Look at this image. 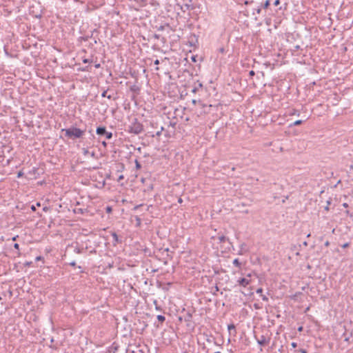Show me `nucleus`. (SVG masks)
<instances>
[{
	"label": "nucleus",
	"instance_id": "1",
	"mask_svg": "<svg viewBox=\"0 0 353 353\" xmlns=\"http://www.w3.org/2000/svg\"><path fill=\"white\" fill-rule=\"evenodd\" d=\"M62 130L65 132V135L69 138H81L84 134L83 130L74 127L63 129Z\"/></svg>",
	"mask_w": 353,
	"mask_h": 353
},
{
	"label": "nucleus",
	"instance_id": "2",
	"mask_svg": "<svg viewBox=\"0 0 353 353\" xmlns=\"http://www.w3.org/2000/svg\"><path fill=\"white\" fill-rule=\"evenodd\" d=\"M129 131L135 134H139L143 131V125L137 120L130 126Z\"/></svg>",
	"mask_w": 353,
	"mask_h": 353
},
{
	"label": "nucleus",
	"instance_id": "3",
	"mask_svg": "<svg viewBox=\"0 0 353 353\" xmlns=\"http://www.w3.org/2000/svg\"><path fill=\"white\" fill-rule=\"evenodd\" d=\"M97 134L98 135H104L107 139H110L112 137V133L108 132L105 127H98L97 128Z\"/></svg>",
	"mask_w": 353,
	"mask_h": 353
},
{
	"label": "nucleus",
	"instance_id": "4",
	"mask_svg": "<svg viewBox=\"0 0 353 353\" xmlns=\"http://www.w3.org/2000/svg\"><path fill=\"white\" fill-rule=\"evenodd\" d=\"M238 283H239L240 285L245 287L250 284V281L246 278H242L238 280Z\"/></svg>",
	"mask_w": 353,
	"mask_h": 353
},
{
	"label": "nucleus",
	"instance_id": "5",
	"mask_svg": "<svg viewBox=\"0 0 353 353\" xmlns=\"http://www.w3.org/2000/svg\"><path fill=\"white\" fill-rule=\"evenodd\" d=\"M257 342L261 345H265L268 343V341L266 339L265 336H261L260 339H257Z\"/></svg>",
	"mask_w": 353,
	"mask_h": 353
},
{
	"label": "nucleus",
	"instance_id": "6",
	"mask_svg": "<svg viewBox=\"0 0 353 353\" xmlns=\"http://www.w3.org/2000/svg\"><path fill=\"white\" fill-rule=\"evenodd\" d=\"M203 86L202 83H199L198 82L197 83H194V85L192 90V92L193 93H196V92H198V90L201 88Z\"/></svg>",
	"mask_w": 353,
	"mask_h": 353
},
{
	"label": "nucleus",
	"instance_id": "7",
	"mask_svg": "<svg viewBox=\"0 0 353 353\" xmlns=\"http://www.w3.org/2000/svg\"><path fill=\"white\" fill-rule=\"evenodd\" d=\"M112 236L114 241V245H115L117 243L121 242V241L119 239L118 235L115 232L112 234Z\"/></svg>",
	"mask_w": 353,
	"mask_h": 353
},
{
	"label": "nucleus",
	"instance_id": "8",
	"mask_svg": "<svg viewBox=\"0 0 353 353\" xmlns=\"http://www.w3.org/2000/svg\"><path fill=\"white\" fill-rule=\"evenodd\" d=\"M233 264L238 267V268H240L241 267V263L239 262V259H235L234 261H233Z\"/></svg>",
	"mask_w": 353,
	"mask_h": 353
},
{
	"label": "nucleus",
	"instance_id": "9",
	"mask_svg": "<svg viewBox=\"0 0 353 353\" xmlns=\"http://www.w3.org/2000/svg\"><path fill=\"white\" fill-rule=\"evenodd\" d=\"M218 239H219V241L220 243H223L227 239V238L225 236H223V235L219 236L218 237Z\"/></svg>",
	"mask_w": 353,
	"mask_h": 353
},
{
	"label": "nucleus",
	"instance_id": "10",
	"mask_svg": "<svg viewBox=\"0 0 353 353\" xmlns=\"http://www.w3.org/2000/svg\"><path fill=\"white\" fill-rule=\"evenodd\" d=\"M157 319H158L160 322L163 323V322L165 321V316H163V315H158V316H157Z\"/></svg>",
	"mask_w": 353,
	"mask_h": 353
},
{
	"label": "nucleus",
	"instance_id": "11",
	"mask_svg": "<svg viewBox=\"0 0 353 353\" xmlns=\"http://www.w3.org/2000/svg\"><path fill=\"white\" fill-rule=\"evenodd\" d=\"M270 6V0H266L264 4L263 5V8L264 9H267Z\"/></svg>",
	"mask_w": 353,
	"mask_h": 353
},
{
	"label": "nucleus",
	"instance_id": "12",
	"mask_svg": "<svg viewBox=\"0 0 353 353\" xmlns=\"http://www.w3.org/2000/svg\"><path fill=\"white\" fill-rule=\"evenodd\" d=\"M301 123H303V121L302 120H297V121H294L293 123V124L290 125V126H292V125H301Z\"/></svg>",
	"mask_w": 353,
	"mask_h": 353
},
{
	"label": "nucleus",
	"instance_id": "13",
	"mask_svg": "<svg viewBox=\"0 0 353 353\" xmlns=\"http://www.w3.org/2000/svg\"><path fill=\"white\" fill-rule=\"evenodd\" d=\"M150 4L153 6H159V3L154 0H152V1L150 2Z\"/></svg>",
	"mask_w": 353,
	"mask_h": 353
},
{
	"label": "nucleus",
	"instance_id": "14",
	"mask_svg": "<svg viewBox=\"0 0 353 353\" xmlns=\"http://www.w3.org/2000/svg\"><path fill=\"white\" fill-rule=\"evenodd\" d=\"M101 96L103 97H108V99H111V96L110 95H107V91L106 90L103 92Z\"/></svg>",
	"mask_w": 353,
	"mask_h": 353
},
{
	"label": "nucleus",
	"instance_id": "15",
	"mask_svg": "<svg viewBox=\"0 0 353 353\" xmlns=\"http://www.w3.org/2000/svg\"><path fill=\"white\" fill-rule=\"evenodd\" d=\"M164 130L163 127H161L160 130L156 132V136L159 137L161 134L162 131Z\"/></svg>",
	"mask_w": 353,
	"mask_h": 353
},
{
	"label": "nucleus",
	"instance_id": "16",
	"mask_svg": "<svg viewBox=\"0 0 353 353\" xmlns=\"http://www.w3.org/2000/svg\"><path fill=\"white\" fill-rule=\"evenodd\" d=\"M228 329L229 331H230L231 330H235V325L234 324H230L228 326Z\"/></svg>",
	"mask_w": 353,
	"mask_h": 353
},
{
	"label": "nucleus",
	"instance_id": "17",
	"mask_svg": "<svg viewBox=\"0 0 353 353\" xmlns=\"http://www.w3.org/2000/svg\"><path fill=\"white\" fill-rule=\"evenodd\" d=\"M256 293L260 294L261 296V294H263V289L262 288H259L256 290Z\"/></svg>",
	"mask_w": 353,
	"mask_h": 353
},
{
	"label": "nucleus",
	"instance_id": "18",
	"mask_svg": "<svg viewBox=\"0 0 353 353\" xmlns=\"http://www.w3.org/2000/svg\"><path fill=\"white\" fill-rule=\"evenodd\" d=\"M136 220H137V225H140V224H141V219H140L139 216H136Z\"/></svg>",
	"mask_w": 353,
	"mask_h": 353
},
{
	"label": "nucleus",
	"instance_id": "19",
	"mask_svg": "<svg viewBox=\"0 0 353 353\" xmlns=\"http://www.w3.org/2000/svg\"><path fill=\"white\" fill-rule=\"evenodd\" d=\"M135 163H136V168L137 169L141 168V165H140L139 162L137 160L135 161Z\"/></svg>",
	"mask_w": 353,
	"mask_h": 353
},
{
	"label": "nucleus",
	"instance_id": "20",
	"mask_svg": "<svg viewBox=\"0 0 353 353\" xmlns=\"http://www.w3.org/2000/svg\"><path fill=\"white\" fill-rule=\"evenodd\" d=\"M261 296L263 301H268V297L265 295L261 294Z\"/></svg>",
	"mask_w": 353,
	"mask_h": 353
},
{
	"label": "nucleus",
	"instance_id": "21",
	"mask_svg": "<svg viewBox=\"0 0 353 353\" xmlns=\"http://www.w3.org/2000/svg\"><path fill=\"white\" fill-rule=\"evenodd\" d=\"M83 151L84 155H87V154H90L89 151L85 148H83Z\"/></svg>",
	"mask_w": 353,
	"mask_h": 353
},
{
	"label": "nucleus",
	"instance_id": "22",
	"mask_svg": "<svg viewBox=\"0 0 353 353\" xmlns=\"http://www.w3.org/2000/svg\"><path fill=\"white\" fill-rule=\"evenodd\" d=\"M343 248H346L350 246V243H345L341 245Z\"/></svg>",
	"mask_w": 353,
	"mask_h": 353
},
{
	"label": "nucleus",
	"instance_id": "23",
	"mask_svg": "<svg viewBox=\"0 0 353 353\" xmlns=\"http://www.w3.org/2000/svg\"><path fill=\"white\" fill-rule=\"evenodd\" d=\"M280 4V0H275L274 2V5L275 6H277Z\"/></svg>",
	"mask_w": 353,
	"mask_h": 353
},
{
	"label": "nucleus",
	"instance_id": "24",
	"mask_svg": "<svg viewBox=\"0 0 353 353\" xmlns=\"http://www.w3.org/2000/svg\"><path fill=\"white\" fill-rule=\"evenodd\" d=\"M256 13H257L258 14H261V8L260 7L257 8L256 9Z\"/></svg>",
	"mask_w": 353,
	"mask_h": 353
},
{
	"label": "nucleus",
	"instance_id": "25",
	"mask_svg": "<svg viewBox=\"0 0 353 353\" xmlns=\"http://www.w3.org/2000/svg\"><path fill=\"white\" fill-rule=\"evenodd\" d=\"M141 206H143L142 204H140V205H137L136 206H134V210H137L139 208H141Z\"/></svg>",
	"mask_w": 353,
	"mask_h": 353
},
{
	"label": "nucleus",
	"instance_id": "26",
	"mask_svg": "<svg viewBox=\"0 0 353 353\" xmlns=\"http://www.w3.org/2000/svg\"><path fill=\"white\" fill-rule=\"evenodd\" d=\"M165 27V26H161L158 28V30H159V31H162V30H164Z\"/></svg>",
	"mask_w": 353,
	"mask_h": 353
},
{
	"label": "nucleus",
	"instance_id": "27",
	"mask_svg": "<svg viewBox=\"0 0 353 353\" xmlns=\"http://www.w3.org/2000/svg\"><path fill=\"white\" fill-rule=\"evenodd\" d=\"M14 248L17 250H19V245L18 243H14Z\"/></svg>",
	"mask_w": 353,
	"mask_h": 353
},
{
	"label": "nucleus",
	"instance_id": "28",
	"mask_svg": "<svg viewBox=\"0 0 353 353\" xmlns=\"http://www.w3.org/2000/svg\"><path fill=\"white\" fill-rule=\"evenodd\" d=\"M291 345H292V347L295 348V347H296L297 344H296V343L293 342V343H292Z\"/></svg>",
	"mask_w": 353,
	"mask_h": 353
},
{
	"label": "nucleus",
	"instance_id": "29",
	"mask_svg": "<svg viewBox=\"0 0 353 353\" xmlns=\"http://www.w3.org/2000/svg\"><path fill=\"white\" fill-rule=\"evenodd\" d=\"M299 352H300L301 353H307V351H306L305 350H304V349H300V350H299Z\"/></svg>",
	"mask_w": 353,
	"mask_h": 353
},
{
	"label": "nucleus",
	"instance_id": "30",
	"mask_svg": "<svg viewBox=\"0 0 353 353\" xmlns=\"http://www.w3.org/2000/svg\"><path fill=\"white\" fill-rule=\"evenodd\" d=\"M249 74H250V76H254V72L253 70H251V71H250Z\"/></svg>",
	"mask_w": 353,
	"mask_h": 353
},
{
	"label": "nucleus",
	"instance_id": "31",
	"mask_svg": "<svg viewBox=\"0 0 353 353\" xmlns=\"http://www.w3.org/2000/svg\"><path fill=\"white\" fill-rule=\"evenodd\" d=\"M154 37L155 39H159V37H160V36H159V34H155L154 35Z\"/></svg>",
	"mask_w": 353,
	"mask_h": 353
},
{
	"label": "nucleus",
	"instance_id": "32",
	"mask_svg": "<svg viewBox=\"0 0 353 353\" xmlns=\"http://www.w3.org/2000/svg\"><path fill=\"white\" fill-rule=\"evenodd\" d=\"M154 63L155 65H159V61L158 59H157V60L154 61Z\"/></svg>",
	"mask_w": 353,
	"mask_h": 353
},
{
	"label": "nucleus",
	"instance_id": "33",
	"mask_svg": "<svg viewBox=\"0 0 353 353\" xmlns=\"http://www.w3.org/2000/svg\"><path fill=\"white\" fill-rule=\"evenodd\" d=\"M123 179V175L119 176V177L118 179V181H120Z\"/></svg>",
	"mask_w": 353,
	"mask_h": 353
},
{
	"label": "nucleus",
	"instance_id": "34",
	"mask_svg": "<svg viewBox=\"0 0 353 353\" xmlns=\"http://www.w3.org/2000/svg\"><path fill=\"white\" fill-rule=\"evenodd\" d=\"M106 211H107L108 212H111V208H110V207H107Z\"/></svg>",
	"mask_w": 353,
	"mask_h": 353
},
{
	"label": "nucleus",
	"instance_id": "35",
	"mask_svg": "<svg viewBox=\"0 0 353 353\" xmlns=\"http://www.w3.org/2000/svg\"><path fill=\"white\" fill-rule=\"evenodd\" d=\"M90 155H91L92 157H94L95 153L94 152H92L90 153Z\"/></svg>",
	"mask_w": 353,
	"mask_h": 353
},
{
	"label": "nucleus",
	"instance_id": "36",
	"mask_svg": "<svg viewBox=\"0 0 353 353\" xmlns=\"http://www.w3.org/2000/svg\"><path fill=\"white\" fill-rule=\"evenodd\" d=\"M329 245H330L329 241H326V242L325 243V246H327H327H329Z\"/></svg>",
	"mask_w": 353,
	"mask_h": 353
},
{
	"label": "nucleus",
	"instance_id": "37",
	"mask_svg": "<svg viewBox=\"0 0 353 353\" xmlns=\"http://www.w3.org/2000/svg\"><path fill=\"white\" fill-rule=\"evenodd\" d=\"M102 144H103L104 146H106V142H105V141H103V142H102Z\"/></svg>",
	"mask_w": 353,
	"mask_h": 353
},
{
	"label": "nucleus",
	"instance_id": "38",
	"mask_svg": "<svg viewBox=\"0 0 353 353\" xmlns=\"http://www.w3.org/2000/svg\"><path fill=\"white\" fill-rule=\"evenodd\" d=\"M21 176H22V173L21 172H19L18 173V176L20 177Z\"/></svg>",
	"mask_w": 353,
	"mask_h": 353
},
{
	"label": "nucleus",
	"instance_id": "39",
	"mask_svg": "<svg viewBox=\"0 0 353 353\" xmlns=\"http://www.w3.org/2000/svg\"><path fill=\"white\" fill-rule=\"evenodd\" d=\"M196 101L195 99L192 100V103L196 104Z\"/></svg>",
	"mask_w": 353,
	"mask_h": 353
},
{
	"label": "nucleus",
	"instance_id": "40",
	"mask_svg": "<svg viewBox=\"0 0 353 353\" xmlns=\"http://www.w3.org/2000/svg\"><path fill=\"white\" fill-rule=\"evenodd\" d=\"M95 67H96V68H99V67H100V64H96V65H95Z\"/></svg>",
	"mask_w": 353,
	"mask_h": 353
},
{
	"label": "nucleus",
	"instance_id": "41",
	"mask_svg": "<svg viewBox=\"0 0 353 353\" xmlns=\"http://www.w3.org/2000/svg\"><path fill=\"white\" fill-rule=\"evenodd\" d=\"M302 329H303V327H299L298 330H299V331H301V330H302Z\"/></svg>",
	"mask_w": 353,
	"mask_h": 353
},
{
	"label": "nucleus",
	"instance_id": "42",
	"mask_svg": "<svg viewBox=\"0 0 353 353\" xmlns=\"http://www.w3.org/2000/svg\"><path fill=\"white\" fill-rule=\"evenodd\" d=\"M220 51H221V52H223L224 51L223 48H221V49H220Z\"/></svg>",
	"mask_w": 353,
	"mask_h": 353
},
{
	"label": "nucleus",
	"instance_id": "43",
	"mask_svg": "<svg viewBox=\"0 0 353 353\" xmlns=\"http://www.w3.org/2000/svg\"><path fill=\"white\" fill-rule=\"evenodd\" d=\"M83 62H84V63H87V62H88V61L87 59H85V60L83 61Z\"/></svg>",
	"mask_w": 353,
	"mask_h": 353
},
{
	"label": "nucleus",
	"instance_id": "44",
	"mask_svg": "<svg viewBox=\"0 0 353 353\" xmlns=\"http://www.w3.org/2000/svg\"><path fill=\"white\" fill-rule=\"evenodd\" d=\"M16 238H17V236L13 237V238H12V240H13V241H15V240H16Z\"/></svg>",
	"mask_w": 353,
	"mask_h": 353
},
{
	"label": "nucleus",
	"instance_id": "45",
	"mask_svg": "<svg viewBox=\"0 0 353 353\" xmlns=\"http://www.w3.org/2000/svg\"><path fill=\"white\" fill-rule=\"evenodd\" d=\"M248 3H249V2H248V1H246L245 2V4H246V5H247V4H248Z\"/></svg>",
	"mask_w": 353,
	"mask_h": 353
},
{
	"label": "nucleus",
	"instance_id": "46",
	"mask_svg": "<svg viewBox=\"0 0 353 353\" xmlns=\"http://www.w3.org/2000/svg\"><path fill=\"white\" fill-rule=\"evenodd\" d=\"M179 203L182 202L181 199H179Z\"/></svg>",
	"mask_w": 353,
	"mask_h": 353
},
{
	"label": "nucleus",
	"instance_id": "47",
	"mask_svg": "<svg viewBox=\"0 0 353 353\" xmlns=\"http://www.w3.org/2000/svg\"><path fill=\"white\" fill-rule=\"evenodd\" d=\"M32 209L33 210H35L34 206H32Z\"/></svg>",
	"mask_w": 353,
	"mask_h": 353
},
{
	"label": "nucleus",
	"instance_id": "48",
	"mask_svg": "<svg viewBox=\"0 0 353 353\" xmlns=\"http://www.w3.org/2000/svg\"><path fill=\"white\" fill-rule=\"evenodd\" d=\"M71 265H75V263H74V262H73V263H71Z\"/></svg>",
	"mask_w": 353,
	"mask_h": 353
},
{
	"label": "nucleus",
	"instance_id": "49",
	"mask_svg": "<svg viewBox=\"0 0 353 353\" xmlns=\"http://www.w3.org/2000/svg\"><path fill=\"white\" fill-rule=\"evenodd\" d=\"M159 68L158 67L156 68V70H159Z\"/></svg>",
	"mask_w": 353,
	"mask_h": 353
},
{
	"label": "nucleus",
	"instance_id": "50",
	"mask_svg": "<svg viewBox=\"0 0 353 353\" xmlns=\"http://www.w3.org/2000/svg\"><path fill=\"white\" fill-rule=\"evenodd\" d=\"M214 353H221V352H214Z\"/></svg>",
	"mask_w": 353,
	"mask_h": 353
},
{
	"label": "nucleus",
	"instance_id": "51",
	"mask_svg": "<svg viewBox=\"0 0 353 353\" xmlns=\"http://www.w3.org/2000/svg\"><path fill=\"white\" fill-rule=\"evenodd\" d=\"M0 300H1V297L0 296Z\"/></svg>",
	"mask_w": 353,
	"mask_h": 353
}]
</instances>
